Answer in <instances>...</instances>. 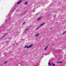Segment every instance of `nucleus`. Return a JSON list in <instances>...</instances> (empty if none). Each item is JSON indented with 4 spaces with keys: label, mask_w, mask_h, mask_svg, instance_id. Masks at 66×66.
I'll list each match as a JSON object with an SVG mask.
<instances>
[{
    "label": "nucleus",
    "mask_w": 66,
    "mask_h": 66,
    "mask_svg": "<svg viewBox=\"0 0 66 66\" xmlns=\"http://www.w3.org/2000/svg\"><path fill=\"white\" fill-rule=\"evenodd\" d=\"M65 32H66V31H65Z\"/></svg>",
    "instance_id": "obj_18"
},
{
    "label": "nucleus",
    "mask_w": 66,
    "mask_h": 66,
    "mask_svg": "<svg viewBox=\"0 0 66 66\" xmlns=\"http://www.w3.org/2000/svg\"><path fill=\"white\" fill-rule=\"evenodd\" d=\"M28 3V2H26L25 3V4H27Z\"/></svg>",
    "instance_id": "obj_11"
},
{
    "label": "nucleus",
    "mask_w": 66,
    "mask_h": 66,
    "mask_svg": "<svg viewBox=\"0 0 66 66\" xmlns=\"http://www.w3.org/2000/svg\"><path fill=\"white\" fill-rule=\"evenodd\" d=\"M21 2H22V1H20L18 2L17 3V4H20V3H21Z\"/></svg>",
    "instance_id": "obj_2"
},
{
    "label": "nucleus",
    "mask_w": 66,
    "mask_h": 66,
    "mask_svg": "<svg viewBox=\"0 0 66 66\" xmlns=\"http://www.w3.org/2000/svg\"><path fill=\"white\" fill-rule=\"evenodd\" d=\"M1 32V30H0V32Z\"/></svg>",
    "instance_id": "obj_17"
},
{
    "label": "nucleus",
    "mask_w": 66,
    "mask_h": 66,
    "mask_svg": "<svg viewBox=\"0 0 66 66\" xmlns=\"http://www.w3.org/2000/svg\"><path fill=\"white\" fill-rule=\"evenodd\" d=\"M58 63H61V64H62V62H58Z\"/></svg>",
    "instance_id": "obj_8"
},
{
    "label": "nucleus",
    "mask_w": 66,
    "mask_h": 66,
    "mask_svg": "<svg viewBox=\"0 0 66 66\" xmlns=\"http://www.w3.org/2000/svg\"><path fill=\"white\" fill-rule=\"evenodd\" d=\"M10 40H9V41H8V42H7V43H9V41Z\"/></svg>",
    "instance_id": "obj_15"
},
{
    "label": "nucleus",
    "mask_w": 66,
    "mask_h": 66,
    "mask_svg": "<svg viewBox=\"0 0 66 66\" xmlns=\"http://www.w3.org/2000/svg\"><path fill=\"white\" fill-rule=\"evenodd\" d=\"M66 31H65V32H64L63 33V34H62L64 35V34H65V33H66Z\"/></svg>",
    "instance_id": "obj_10"
},
{
    "label": "nucleus",
    "mask_w": 66,
    "mask_h": 66,
    "mask_svg": "<svg viewBox=\"0 0 66 66\" xmlns=\"http://www.w3.org/2000/svg\"><path fill=\"white\" fill-rule=\"evenodd\" d=\"M7 62H8V61H6L4 63V64H6V63H7Z\"/></svg>",
    "instance_id": "obj_9"
},
{
    "label": "nucleus",
    "mask_w": 66,
    "mask_h": 66,
    "mask_svg": "<svg viewBox=\"0 0 66 66\" xmlns=\"http://www.w3.org/2000/svg\"><path fill=\"white\" fill-rule=\"evenodd\" d=\"M38 35H39V34H36V37H37V36H38Z\"/></svg>",
    "instance_id": "obj_5"
},
{
    "label": "nucleus",
    "mask_w": 66,
    "mask_h": 66,
    "mask_svg": "<svg viewBox=\"0 0 66 66\" xmlns=\"http://www.w3.org/2000/svg\"><path fill=\"white\" fill-rule=\"evenodd\" d=\"M45 24V23H43L41 24L40 26V27H41V26H42L43 25H44V24Z\"/></svg>",
    "instance_id": "obj_3"
},
{
    "label": "nucleus",
    "mask_w": 66,
    "mask_h": 66,
    "mask_svg": "<svg viewBox=\"0 0 66 66\" xmlns=\"http://www.w3.org/2000/svg\"><path fill=\"white\" fill-rule=\"evenodd\" d=\"M32 45L33 44H31V45H29V46H25L24 47V48H31V47H32Z\"/></svg>",
    "instance_id": "obj_1"
},
{
    "label": "nucleus",
    "mask_w": 66,
    "mask_h": 66,
    "mask_svg": "<svg viewBox=\"0 0 66 66\" xmlns=\"http://www.w3.org/2000/svg\"><path fill=\"white\" fill-rule=\"evenodd\" d=\"M11 17L10 16H9V18H8V20H9L10 18Z\"/></svg>",
    "instance_id": "obj_12"
},
{
    "label": "nucleus",
    "mask_w": 66,
    "mask_h": 66,
    "mask_svg": "<svg viewBox=\"0 0 66 66\" xmlns=\"http://www.w3.org/2000/svg\"><path fill=\"white\" fill-rule=\"evenodd\" d=\"M5 35H6V34H5V35L3 36V37H4L5 36Z\"/></svg>",
    "instance_id": "obj_13"
},
{
    "label": "nucleus",
    "mask_w": 66,
    "mask_h": 66,
    "mask_svg": "<svg viewBox=\"0 0 66 66\" xmlns=\"http://www.w3.org/2000/svg\"><path fill=\"white\" fill-rule=\"evenodd\" d=\"M48 65H51V64H50V63H48Z\"/></svg>",
    "instance_id": "obj_14"
},
{
    "label": "nucleus",
    "mask_w": 66,
    "mask_h": 66,
    "mask_svg": "<svg viewBox=\"0 0 66 66\" xmlns=\"http://www.w3.org/2000/svg\"><path fill=\"white\" fill-rule=\"evenodd\" d=\"M41 17H40L39 18H38L37 19V20H39L40 19H41Z\"/></svg>",
    "instance_id": "obj_6"
},
{
    "label": "nucleus",
    "mask_w": 66,
    "mask_h": 66,
    "mask_svg": "<svg viewBox=\"0 0 66 66\" xmlns=\"http://www.w3.org/2000/svg\"><path fill=\"white\" fill-rule=\"evenodd\" d=\"M52 64L53 65V66H55V64H53V63H52Z\"/></svg>",
    "instance_id": "obj_7"
},
{
    "label": "nucleus",
    "mask_w": 66,
    "mask_h": 66,
    "mask_svg": "<svg viewBox=\"0 0 66 66\" xmlns=\"http://www.w3.org/2000/svg\"><path fill=\"white\" fill-rule=\"evenodd\" d=\"M48 45L47 46H46L45 48V50H47V49L48 48Z\"/></svg>",
    "instance_id": "obj_4"
},
{
    "label": "nucleus",
    "mask_w": 66,
    "mask_h": 66,
    "mask_svg": "<svg viewBox=\"0 0 66 66\" xmlns=\"http://www.w3.org/2000/svg\"><path fill=\"white\" fill-rule=\"evenodd\" d=\"M24 23H25V22H24L23 23V24H24Z\"/></svg>",
    "instance_id": "obj_16"
}]
</instances>
